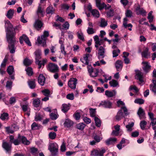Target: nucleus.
<instances>
[{
	"label": "nucleus",
	"mask_w": 156,
	"mask_h": 156,
	"mask_svg": "<svg viewBox=\"0 0 156 156\" xmlns=\"http://www.w3.org/2000/svg\"><path fill=\"white\" fill-rule=\"evenodd\" d=\"M56 133L54 132H51L49 134V136L51 139L53 140L55 139L56 136Z\"/></svg>",
	"instance_id": "nucleus-50"
},
{
	"label": "nucleus",
	"mask_w": 156,
	"mask_h": 156,
	"mask_svg": "<svg viewBox=\"0 0 156 156\" xmlns=\"http://www.w3.org/2000/svg\"><path fill=\"white\" fill-rule=\"evenodd\" d=\"M112 103L108 101H102L99 104V106H102L104 108H110L112 107Z\"/></svg>",
	"instance_id": "nucleus-12"
},
{
	"label": "nucleus",
	"mask_w": 156,
	"mask_h": 156,
	"mask_svg": "<svg viewBox=\"0 0 156 156\" xmlns=\"http://www.w3.org/2000/svg\"><path fill=\"white\" fill-rule=\"evenodd\" d=\"M20 138V135H19L17 139L15 140L13 142V143L15 145H18L20 143L21 141Z\"/></svg>",
	"instance_id": "nucleus-54"
},
{
	"label": "nucleus",
	"mask_w": 156,
	"mask_h": 156,
	"mask_svg": "<svg viewBox=\"0 0 156 156\" xmlns=\"http://www.w3.org/2000/svg\"><path fill=\"white\" fill-rule=\"evenodd\" d=\"M54 11L55 9L53 8V7L50 6L47 8L46 12L47 14H52L54 13Z\"/></svg>",
	"instance_id": "nucleus-35"
},
{
	"label": "nucleus",
	"mask_w": 156,
	"mask_h": 156,
	"mask_svg": "<svg viewBox=\"0 0 156 156\" xmlns=\"http://www.w3.org/2000/svg\"><path fill=\"white\" fill-rule=\"evenodd\" d=\"M98 70H96L93 71V72L90 73V76L92 77H95L97 76L98 74Z\"/></svg>",
	"instance_id": "nucleus-57"
},
{
	"label": "nucleus",
	"mask_w": 156,
	"mask_h": 156,
	"mask_svg": "<svg viewBox=\"0 0 156 156\" xmlns=\"http://www.w3.org/2000/svg\"><path fill=\"white\" fill-rule=\"evenodd\" d=\"M90 112L91 116L94 117L95 116L96 111L95 109H93L92 108H90Z\"/></svg>",
	"instance_id": "nucleus-51"
},
{
	"label": "nucleus",
	"mask_w": 156,
	"mask_h": 156,
	"mask_svg": "<svg viewBox=\"0 0 156 156\" xmlns=\"http://www.w3.org/2000/svg\"><path fill=\"white\" fill-rule=\"evenodd\" d=\"M35 119L36 121H40L42 119V117L40 115L37 114L36 115Z\"/></svg>",
	"instance_id": "nucleus-61"
},
{
	"label": "nucleus",
	"mask_w": 156,
	"mask_h": 156,
	"mask_svg": "<svg viewBox=\"0 0 156 156\" xmlns=\"http://www.w3.org/2000/svg\"><path fill=\"white\" fill-rule=\"evenodd\" d=\"M28 85L31 89H34L36 86L35 80L30 81L28 82Z\"/></svg>",
	"instance_id": "nucleus-39"
},
{
	"label": "nucleus",
	"mask_w": 156,
	"mask_h": 156,
	"mask_svg": "<svg viewBox=\"0 0 156 156\" xmlns=\"http://www.w3.org/2000/svg\"><path fill=\"white\" fill-rule=\"evenodd\" d=\"M20 140L22 141V143L26 145H28L30 144V141L27 140V138L24 136L20 135Z\"/></svg>",
	"instance_id": "nucleus-25"
},
{
	"label": "nucleus",
	"mask_w": 156,
	"mask_h": 156,
	"mask_svg": "<svg viewBox=\"0 0 156 156\" xmlns=\"http://www.w3.org/2000/svg\"><path fill=\"white\" fill-rule=\"evenodd\" d=\"M2 120H7L8 119V114L7 113H4L2 114L0 117Z\"/></svg>",
	"instance_id": "nucleus-45"
},
{
	"label": "nucleus",
	"mask_w": 156,
	"mask_h": 156,
	"mask_svg": "<svg viewBox=\"0 0 156 156\" xmlns=\"http://www.w3.org/2000/svg\"><path fill=\"white\" fill-rule=\"evenodd\" d=\"M143 65V69L144 71L147 73L150 71L151 69V66L150 64L147 62H142Z\"/></svg>",
	"instance_id": "nucleus-9"
},
{
	"label": "nucleus",
	"mask_w": 156,
	"mask_h": 156,
	"mask_svg": "<svg viewBox=\"0 0 156 156\" xmlns=\"http://www.w3.org/2000/svg\"><path fill=\"white\" fill-rule=\"evenodd\" d=\"M31 152L32 154L34 155H35L39 152L38 149L34 147H32L30 149Z\"/></svg>",
	"instance_id": "nucleus-47"
},
{
	"label": "nucleus",
	"mask_w": 156,
	"mask_h": 156,
	"mask_svg": "<svg viewBox=\"0 0 156 156\" xmlns=\"http://www.w3.org/2000/svg\"><path fill=\"white\" fill-rule=\"evenodd\" d=\"M115 67L118 71L121 69L122 67V62L120 60L117 61L115 63Z\"/></svg>",
	"instance_id": "nucleus-24"
},
{
	"label": "nucleus",
	"mask_w": 156,
	"mask_h": 156,
	"mask_svg": "<svg viewBox=\"0 0 156 156\" xmlns=\"http://www.w3.org/2000/svg\"><path fill=\"white\" fill-rule=\"evenodd\" d=\"M69 109V104H64L62 105V111L64 112H67Z\"/></svg>",
	"instance_id": "nucleus-29"
},
{
	"label": "nucleus",
	"mask_w": 156,
	"mask_h": 156,
	"mask_svg": "<svg viewBox=\"0 0 156 156\" xmlns=\"http://www.w3.org/2000/svg\"><path fill=\"white\" fill-rule=\"evenodd\" d=\"M96 2L97 6L100 10L103 9L106 5L104 3H101L100 0H96Z\"/></svg>",
	"instance_id": "nucleus-21"
},
{
	"label": "nucleus",
	"mask_w": 156,
	"mask_h": 156,
	"mask_svg": "<svg viewBox=\"0 0 156 156\" xmlns=\"http://www.w3.org/2000/svg\"><path fill=\"white\" fill-rule=\"evenodd\" d=\"M42 92L45 96H49L50 95V92L48 89H44L42 91Z\"/></svg>",
	"instance_id": "nucleus-48"
},
{
	"label": "nucleus",
	"mask_w": 156,
	"mask_h": 156,
	"mask_svg": "<svg viewBox=\"0 0 156 156\" xmlns=\"http://www.w3.org/2000/svg\"><path fill=\"white\" fill-rule=\"evenodd\" d=\"M100 26L102 27H105L108 24L107 21H106L104 18H101V21L100 22Z\"/></svg>",
	"instance_id": "nucleus-30"
},
{
	"label": "nucleus",
	"mask_w": 156,
	"mask_h": 156,
	"mask_svg": "<svg viewBox=\"0 0 156 156\" xmlns=\"http://www.w3.org/2000/svg\"><path fill=\"white\" fill-rule=\"evenodd\" d=\"M49 36V32L48 31H44L43 34L41 36V38L40 37H38L37 40L38 43L39 44H42V45L44 47L45 46L46 40L47 37Z\"/></svg>",
	"instance_id": "nucleus-3"
},
{
	"label": "nucleus",
	"mask_w": 156,
	"mask_h": 156,
	"mask_svg": "<svg viewBox=\"0 0 156 156\" xmlns=\"http://www.w3.org/2000/svg\"><path fill=\"white\" fill-rule=\"evenodd\" d=\"M7 61V59L5 57L2 62V63L1 64V66L2 68H4L5 67L6 65V62Z\"/></svg>",
	"instance_id": "nucleus-60"
},
{
	"label": "nucleus",
	"mask_w": 156,
	"mask_h": 156,
	"mask_svg": "<svg viewBox=\"0 0 156 156\" xmlns=\"http://www.w3.org/2000/svg\"><path fill=\"white\" fill-rule=\"evenodd\" d=\"M44 10L43 9L41 8V7L40 5L38 7L37 10V14H38L39 13L41 14V15L43 16Z\"/></svg>",
	"instance_id": "nucleus-55"
},
{
	"label": "nucleus",
	"mask_w": 156,
	"mask_h": 156,
	"mask_svg": "<svg viewBox=\"0 0 156 156\" xmlns=\"http://www.w3.org/2000/svg\"><path fill=\"white\" fill-rule=\"evenodd\" d=\"M23 63L25 66H28L32 63V62L29 59L26 58L24 60Z\"/></svg>",
	"instance_id": "nucleus-46"
},
{
	"label": "nucleus",
	"mask_w": 156,
	"mask_h": 156,
	"mask_svg": "<svg viewBox=\"0 0 156 156\" xmlns=\"http://www.w3.org/2000/svg\"><path fill=\"white\" fill-rule=\"evenodd\" d=\"M26 71L27 72V74L29 76H32L33 74V72L32 69L30 67H28L26 69Z\"/></svg>",
	"instance_id": "nucleus-41"
},
{
	"label": "nucleus",
	"mask_w": 156,
	"mask_h": 156,
	"mask_svg": "<svg viewBox=\"0 0 156 156\" xmlns=\"http://www.w3.org/2000/svg\"><path fill=\"white\" fill-rule=\"evenodd\" d=\"M7 71L9 75H12L14 72L13 67L12 66H9L8 67Z\"/></svg>",
	"instance_id": "nucleus-37"
},
{
	"label": "nucleus",
	"mask_w": 156,
	"mask_h": 156,
	"mask_svg": "<svg viewBox=\"0 0 156 156\" xmlns=\"http://www.w3.org/2000/svg\"><path fill=\"white\" fill-rule=\"evenodd\" d=\"M58 146L56 143L50 144L48 147L49 150L53 154H55L58 152Z\"/></svg>",
	"instance_id": "nucleus-5"
},
{
	"label": "nucleus",
	"mask_w": 156,
	"mask_h": 156,
	"mask_svg": "<svg viewBox=\"0 0 156 156\" xmlns=\"http://www.w3.org/2000/svg\"><path fill=\"white\" fill-rule=\"evenodd\" d=\"M83 120L84 122L87 124L90 123L91 122V120L87 117H84L83 119Z\"/></svg>",
	"instance_id": "nucleus-62"
},
{
	"label": "nucleus",
	"mask_w": 156,
	"mask_h": 156,
	"mask_svg": "<svg viewBox=\"0 0 156 156\" xmlns=\"http://www.w3.org/2000/svg\"><path fill=\"white\" fill-rule=\"evenodd\" d=\"M34 54L35 55L36 63L37 61H39L41 58V50L39 49L37 50L34 52Z\"/></svg>",
	"instance_id": "nucleus-20"
},
{
	"label": "nucleus",
	"mask_w": 156,
	"mask_h": 156,
	"mask_svg": "<svg viewBox=\"0 0 156 156\" xmlns=\"http://www.w3.org/2000/svg\"><path fill=\"white\" fill-rule=\"evenodd\" d=\"M77 83L76 79L74 78H70L68 82V85L72 89H75L76 88V84Z\"/></svg>",
	"instance_id": "nucleus-7"
},
{
	"label": "nucleus",
	"mask_w": 156,
	"mask_h": 156,
	"mask_svg": "<svg viewBox=\"0 0 156 156\" xmlns=\"http://www.w3.org/2000/svg\"><path fill=\"white\" fill-rule=\"evenodd\" d=\"M85 126L86 125L82 122L76 125L77 128L81 130H83Z\"/></svg>",
	"instance_id": "nucleus-36"
},
{
	"label": "nucleus",
	"mask_w": 156,
	"mask_h": 156,
	"mask_svg": "<svg viewBox=\"0 0 156 156\" xmlns=\"http://www.w3.org/2000/svg\"><path fill=\"white\" fill-rule=\"evenodd\" d=\"M136 9L138 14H140L143 16L145 15L146 12L142 8H141L139 7H137Z\"/></svg>",
	"instance_id": "nucleus-26"
},
{
	"label": "nucleus",
	"mask_w": 156,
	"mask_h": 156,
	"mask_svg": "<svg viewBox=\"0 0 156 156\" xmlns=\"http://www.w3.org/2000/svg\"><path fill=\"white\" fill-rule=\"evenodd\" d=\"M43 23L39 19L36 20L33 24L34 27L37 30H39L43 26Z\"/></svg>",
	"instance_id": "nucleus-10"
},
{
	"label": "nucleus",
	"mask_w": 156,
	"mask_h": 156,
	"mask_svg": "<svg viewBox=\"0 0 156 156\" xmlns=\"http://www.w3.org/2000/svg\"><path fill=\"white\" fill-rule=\"evenodd\" d=\"M134 123L132 122L131 123H129L128 125L126 126V127L127 129V131L130 132L133 130V127L134 126Z\"/></svg>",
	"instance_id": "nucleus-28"
},
{
	"label": "nucleus",
	"mask_w": 156,
	"mask_h": 156,
	"mask_svg": "<svg viewBox=\"0 0 156 156\" xmlns=\"http://www.w3.org/2000/svg\"><path fill=\"white\" fill-rule=\"evenodd\" d=\"M148 48H146L144 51L142 53V56L146 58H148L150 56V54L148 52Z\"/></svg>",
	"instance_id": "nucleus-23"
},
{
	"label": "nucleus",
	"mask_w": 156,
	"mask_h": 156,
	"mask_svg": "<svg viewBox=\"0 0 156 156\" xmlns=\"http://www.w3.org/2000/svg\"><path fill=\"white\" fill-rule=\"evenodd\" d=\"M116 91L115 90L112 91L107 90L105 91V94L108 98L113 97L115 95Z\"/></svg>",
	"instance_id": "nucleus-19"
},
{
	"label": "nucleus",
	"mask_w": 156,
	"mask_h": 156,
	"mask_svg": "<svg viewBox=\"0 0 156 156\" xmlns=\"http://www.w3.org/2000/svg\"><path fill=\"white\" fill-rule=\"evenodd\" d=\"M66 98L68 99L73 100L74 98V94L73 93L68 94L66 96Z\"/></svg>",
	"instance_id": "nucleus-59"
},
{
	"label": "nucleus",
	"mask_w": 156,
	"mask_h": 156,
	"mask_svg": "<svg viewBox=\"0 0 156 156\" xmlns=\"http://www.w3.org/2000/svg\"><path fill=\"white\" fill-rule=\"evenodd\" d=\"M51 118L52 120H55L58 117L57 115L53 113H51L50 114Z\"/></svg>",
	"instance_id": "nucleus-64"
},
{
	"label": "nucleus",
	"mask_w": 156,
	"mask_h": 156,
	"mask_svg": "<svg viewBox=\"0 0 156 156\" xmlns=\"http://www.w3.org/2000/svg\"><path fill=\"white\" fill-rule=\"evenodd\" d=\"M2 147L7 152H8L11 150V145L4 140L2 142Z\"/></svg>",
	"instance_id": "nucleus-13"
},
{
	"label": "nucleus",
	"mask_w": 156,
	"mask_h": 156,
	"mask_svg": "<svg viewBox=\"0 0 156 156\" xmlns=\"http://www.w3.org/2000/svg\"><path fill=\"white\" fill-rule=\"evenodd\" d=\"M94 39L95 41V46L96 48H98V46L101 44V41L102 40H99L98 37L97 35H96L94 37Z\"/></svg>",
	"instance_id": "nucleus-22"
},
{
	"label": "nucleus",
	"mask_w": 156,
	"mask_h": 156,
	"mask_svg": "<svg viewBox=\"0 0 156 156\" xmlns=\"http://www.w3.org/2000/svg\"><path fill=\"white\" fill-rule=\"evenodd\" d=\"M90 55L89 54L85 55L82 58H80V60L82 62L86 65L89 64V61L88 58Z\"/></svg>",
	"instance_id": "nucleus-17"
},
{
	"label": "nucleus",
	"mask_w": 156,
	"mask_h": 156,
	"mask_svg": "<svg viewBox=\"0 0 156 156\" xmlns=\"http://www.w3.org/2000/svg\"><path fill=\"white\" fill-rule=\"evenodd\" d=\"M137 114L140 119H144L146 118L144 112L141 107L139 108L137 112Z\"/></svg>",
	"instance_id": "nucleus-14"
},
{
	"label": "nucleus",
	"mask_w": 156,
	"mask_h": 156,
	"mask_svg": "<svg viewBox=\"0 0 156 156\" xmlns=\"http://www.w3.org/2000/svg\"><path fill=\"white\" fill-rule=\"evenodd\" d=\"M129 114L128 110L126 106H122L119 110L115 116V119L118 121L121 120L123 118L125 117Z\"/></svg>",
	"instance_id": "nucleus-2"
},
{
	"label": "nucleus",
	"mask_w": 156,
	"mask_h": 156,
	"mask_svg": "<svg viewBox=\"0 0 156 156\" xmlns=\"http://www.w3.org/2000/svg\"><path fill=\"white\" fill-rule=\"evenodd\" d=\"M14 10L13 9H10L7 12L6 16L9 19H12L13 16Z\"/></svg>",
	"instance_id": "nucleus-27"
},
{
	"label": "nucleus",
	"mask_w": 156,
	"mask_h": 156,
	"mask_svg": "<svg viewBox=\"0 0 156 156\" xmlns=\"http://www.w3.org/2000/svg\"><path fill=\"white\" fill-rule=\"evenodd\" d=\"M151 90L154 93H156V85H150Z\"/></svg>",
	"instance_id": "nucleus-63"
},
{
	"label": "nucleus",
	"mask_w": 156,
	"mask_h": 156,
	"mask_svg": "<svg viewBox=\"0 0 156 156\" xmlns=\"http://www.w3.org/2000/svg\"><path fill=\"white\" fill-rule=\"evenodd\" d=\"M31 129L32 130H36L38 129L39 128V126L35 122H34L33 124L31 125Z\"/></svg>",
	"instance_id": "nucleus-56"
},
{
	"label": "nucleus",
	"mask_w": 156,
	"mask_h": 156,
	"mask_svg": "<svg viewBox=\"0 0 156 156\" xmlns=\"http://www.w3.org/2000/svg\"><path fill=\"white\" fill-rule=\"evenodd\" d=\"M105 152V150L103 148L101 150H94L91 151V154L93 156H103V154Z\"/></svg>",
	"instance_id": "nucleus-6"
},
{
	"label": "nucleus",
	"mask_w": 156,
	"mask_h": 156,
	"mask_svg": "<svg viewBox=\"0 0 156 156\" xmlns=\"http://www.w3.org/2000/svg\"><path fill=\"white\" fill-rule=\"evenodd\" d=\"M117 139L115 138H110L105 141V143L107 145L114 144L116 141Z\"/></svg>",
	"instance_id": "nucleus-15"
},
{
	"label": "nucleus",
	"mask_w": 156,
	"mask_h": 156,
	"mask_svg": "<svg viewBox=\"0 0 156 156\" xmlns=\"http://www.w3.org/2000/svg\"><path fill=\"white\" fill-rule=\"evenodd\" d=\"M95 31L94 29L91 27H88L87 30V32L89 34H93L95 32Z\"/></svg>",
	"instance_id": "nucleus-49"
},
{
	"label": "nucleus",
	"mask_w": 156,
	"mask_h": 156,
	"mask_svg": "<svg viewBox=\"0 0 156 156\" xmlns=\"http://www.w3.org/2000/svg\"><path fill=\"white\" fill-rule=\"evenodd\" d=\"M147 122L145 120H144L141 121L140 124V128L142 130H144L145 128V126L147 124Z\"/></svg>",
	"instance_id": "nucleus-38"
},
{
	"label": "nucleus",
	"mask_w": 156,
	"mask_h": 156,
	"mask_svg": "<svg viewBox=\"0 0 156 156\" xmlns=\"http://www.w3.org/2000/svg\"><path fill=\"white\" fill-rule=\"evenodd\" d=\"M19 40L21 44L23 43V40L29 46H31V45L29 38L25 34H23L22 36L20 37L19 38Z\"/></svg>",
	"instance_id": "nucleus-8"
},
{
	"label": "nucleus",
	"mask_w": 156,
	"mask_h": 156,
	"mask_svg": "<svg viewBox=\"0 0 156 156\" xmlns=\"http://www.w3.org/2000/svg\"><path fill=\"white\" fill-rule=\"evenodd\" d=\"M94 119L96 126L99 127L101 125V122L100 119L96 117H94Z\"/></svg>",
	"instance_id": "nucleus-43"
},
{
	"label": "nucleus",
	"mask_w": 156,
	"mask_h": 156,
	"mask_svg": "<svg viewBox=\"0 0 156 156\" xmlns=\"http://www.w3.org/2000/svg\"><path fill=\"white\" fill-rule=\"evenodd\" d=\"M73 124V122L69 119H66L64 123L65 126L68 127H70L72 126Z\"/></svg>",
	"instance_id": "nucleus-32"
},
{
	"label": "nucleus",
	"mask_w": 156,
	"mask_h": 156,
	"mask_svg": "<svg viewBox=\"0 0 156 156\" xmlns=\"http://www.w3.org/2000/svg\"><path fill=\"white\" fill-rule=\"evenodd\" d=\"M134 102L139 104H142L144 103V100L142 99L137 98L135 100Z\"/></svg>",
	"instance_id": "nucleus-53"
},
{
	"label": "nucleus",
	"mask_w": 156,
	"mask_h": 156,
	"mask_svg": "<svg viewBox=\"0 0 156 156\" xmlns=\"http://www.w3.org/2000/svg\"><path fill=\"white\" fill-rule=\"evenodd\" d=\"M5 26L6 30V37L8 42L9 43L8 47L10 50V52L13 53L15 52L14 44L16 42L15 37V34L13 33L10 34L13 29V26L8 20H6L5 22Z\"/></svg>",
	"instance_id": "nucleus-1"
},
{
	"label": "nucleus",
	"mask_w": 156,
	"mask_h": 156,
	"mask_svg": "<svg viewBox=\"0 0 156 156\" xmlns=\"http://www.w3.org/2000/svg\"><path fill=\"white\" fill-rule=\"evenodd\" d=\"M12 86V82L11 81H7L6 85V87L7 89L11 90Z\"/></svg>",
	"instance_id": "nucleus-44"
},
{
	"label": "nucleus",
	"mask_w": 156,
	"mask_h": 156,
	"mask_svg": "<svg viewBox=\"0 0 156 156\" xmlns=\"http://www.w3.org/2000/svg\"><path fill=\"white\" fill-rule=\"evenodd\" d=\"M152 12L151 11L148 14V16L147 17L148 19L149 20V22L150 23L151 22L153 21V16L152 14Z\"/></svg>",
	"instance_id": "nucleus-58"
},
{
	"label": "nucleus",
	"mask_w": 156,
	"mask_h": 156,
	"mask_svg": "<svg viewBox=\"0 0 156 156\" xmlns=\"http://www.w3.org/2000/svg\"><path fill=\"white\" fill-rule=\"evenodd\" d=\"M106 15L108 17L113 16H114V11L111 9L106 12Z\"/></svg>",
	"instance_id": "nucleus-52"
},
{
	"label": "nucleus",
	"mask_w": 156,
	"mask_h": 156,
	"mask_svg": "<svg viewBox=\"0 0 156 156\" xmlns=\"http://www.w3.org/2000/svg\"><path fill=\"white\" fill-rule=\"evenodd\" d=\"M105 49L102 46H100L98 49V58L101 59L105 57Z\"/></svg>",
	"instance_id": "nucleus-11"
},
{
	"label": "nucleus",
	"mask_w": 156,
	"mask_h": 156,
	"mask_svg": "<svg viewBox=\"0 0 156 156\" xmlns=\"http://www.w3.org/2000/svg\"><path fill=\"white\" fill-rule=\"evenodd\" d=\"M109 84L111 87H115L118 85V83L116 80H113L109 82Z\"/></svg>",
	"instance_id": "nucleus-40"
},
{
	"label": "nucleus",
	"mask_w": 156,
	"mask_h": 156,
	"mask_svg": "<svg viewBox=\"0 0 156 156\" xmlns=\"http://www.w3.org/2000/svg\"><path fill=\"white\" fill-rule=\"evenodd\" d=\"M91 13L93 16L96 18H98L100 16L99 12L97 10L94 9L92 10Z\"/></svg>",
	"instance_id": "nucleus-33"
},
{
	"label": "nucleus",
	"mask_w": 156,
	"mask_h": 156,
	"mask_svg": "<svg viewBox=\"0 0 156 156\" xmlns=\"http://www.w3.org/2000/svg\"><path fill=\"white\" fill-rule=\"evenodd\" d=\"M47 60L46 59H43L42 61H37L36 62V64L38 65V68L40 69L41 67V66H44L45 63L46 62Z\"/></svg>",
	"instance_id": "nucleus-31"
},
{
	"label": "nucleus",
	"mask_w": 156,
	"mask_h": 156,
	"mask_svg": "<svg viewBox=\"0 0 156 156\" xmlns=\"http://www.w3.org/2000/svg\"><path fill=\"white\" fill-rule=\"evenodd\" d=\"M135 78L136 79L139 80L140 82H143V73L139 71H137L136 72Z\"/></svg>",
	"instance_id": "nucleus-18"
},
{
	"label": "nucleus",
	"mask_w": 156,
	"mask_h": 156,
	"mask_svg": "<svg viewBox=\"0 0 156 156\" xmlns=\"http://www.w3.org/2000/svg\"><path fill=\"white\" fill-rule=\"evenodd\" d=\"M47 69L50 72L55 73L58 71V67L57 65L52 63L48 64L47 66Z\"/></svg>",
	"instance_id": "nucleus-4"
},
{
	"label": "nucleus",
	"mask_w": 156,
	"mask_h": 156,
	"mask_svg": "<svg viewBox=\"0 0 156 156\" xmlns=\"http://www.w3.org/2000/svg\"><path fill=\"white\" fill-rule=\"evenodd\" d=\"M120 51L119 49L114 50L112 52L113 57L114 58L117 56L120 53Z\"/></svg>",
	"instance_id": "nucleus-42"
},
{
	"label": "nucleus",
	"mask_w": 156,
	"mask_h": 156,
	"mask_svg": "<svg viewBox=\"0 0 156 156\" xmlns=\"http://www.w3.org/2000/svg\"><path fill=\"white\" fill-rule=\"evenodd\" d=\"M45 78L43 75L40 74L38 78V81L39 83L41 86H43L45 83Z\"/></svg>",
	"instance_id": "nucleus-16"
},
{
	"label": "nucleus",
	"mask_w": 156,
	"mask_h": 156,
	"mask_svg": "<svg viewBox=\"0 0 156 156\" xmlns=\"http://www.w3.org/2000/svg\"><path fill=\"white\" fill-rule=\"evenodd\" d=\"M33 103L34 107H38L40 105V100L39 98L35 99L33 100Z\"/></svg>",
	"instance_id": "nucleus-34"
}]
</instances>
